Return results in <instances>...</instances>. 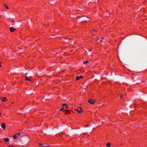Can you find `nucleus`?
<instances>
[{
	"label": "nucleus",
	"instance_id": "1",
	"mask_svg": "<svg viewBox=\"0 0 147 147\" xmlns=\"http://www.w3.org/2000/svg\"><path fill=\"white\" fill-rule=\"evenodd\" d=\"M20 145H26L29 142V140L28 138H24L21 140H19Z\"/></svg>",
	"mask_w": 147,
	"mask_h": 147
},
{
	"label": "nucleus",
	"instance_id": "2",
	"mask_svg": "<svg viewBox=\"0 0 147 147\" xmlns=\"http://www.w3.org/2000/svg\"><path fill=\"white\" fill-rule=\"evenodd\" d=\"M79 109H77V112L78 113H81L82 112H83V111H82V109L81 108V107H79Z\"/></svg>",
	"mask_w": 147,
	"mask_h": 147
},
{
	"label": "nucleus",
	"instance_id": "3",
	"mask_svg": "<svg viewBox=\"0 0 147 147\" xmlns=\"http://www.w3.org/2000/svg\"><path fill=\"white\" fill-rule=\"evenodd\" d=\"M88 102V103L91 104H93L94 103V100L92 99H89Z\"/></svg>",
	"mask_w": 147,
	"mask_h": 147
},
{
	"label": "nucleus",
	"instance_id": "4",
	"mask_svg": "<svg viewBox=\"0 0 147 147\" xmlns=\"http://www.w3.org/2000/svg\"><path fill=\"white\" fill-rule=\"evenodd\" d=\"M16 30V29L12 27H11L9 28V30L12 32H14Z\"/></svg>",
	"mask_w": 147,
	"mask_h": 147
},
{
	"label": "nucleus",
	"instance_id": "5",
	"mask_svg": "<svg viewBox=\"0 0 147 147\" xmlns=\"http://www.w3.org/2000/svg\"><path fill=\"white\" fill-rule=\"evenodd\" d=\"M5 124L4 123H2L1 124V127L3 129H5Z\"/></svg>",
	"mask_w": 147,
	"mask_h": 147
},
{
	"label": "nucleus",
	"instance_id": "6",
	"mask_svg": "<svg viewBox=\"0 0 147 147\" xmlns=\"http://www.w3.org/2000/svg\"><path fill=\"white\" fill-rule=\"evenodd\" d=\"M83 78V76H80L79 77L77 76H76V80H79L80 78Z\"/></svg>",
	"mask_w": 147,
	"mask_h": 147
},
{
	"label": "nucleus",
	"instance_id": "7",
	"mask_svg": "<svg viewBox=\"0 0 147 147\" xmlns=\"http://www.w3.org/2000/svg\"><path fill=\"white\" fill-rule=\"evenodd\" d=\"M63 107H65L66 109H67L68 108V107L67 106V104L66 103H63L62 105Z\"/></svg>",
	"mask_w": 147,
	"mask_h": 147
},
{
	"label": "nucleus",
	"instance_id": "8",
	"mask_svg": "<svg viewBox=\"0 0 147 147\" xmlns=\"http://www.w3.org/2000/svg\"><path fill=\"white\" fill-rule=\"evenodd\" d=\"M7 100L6 98L5 97H4L3 98V99L2 100V101L3 102H4L6 101Z\"/></svg>",
	"mask_w": 147,
	"mask_h": 147
},
{
	"label": "nucleus",
	"instance_id": "9",
	"mask_svg": "<svg viewBox=\"0 0 147 147\" xmlns=\"http://www.w3.org/2000/svg\"><path fill=\"white\" fill-rule=\"evenodd\" d=\"M4 140L6 142H8L9 141V139L8 138H4Z\"/></svg>",
	"mask_w": 147,
	"mask_h": 147
},
{
	"label": "nucleus",
	"instance_id": "10",
	"mask_svg": "<svg viewBox=\"0 0 147 147\" xmlns=\"http://www.w3.org/2000/svg\"><path fill=\"white\" fill-rule=\"evenodd\" d=\"M106 145L107 147H110L111 145L110 143H108Z\"/></svg>",
	"mask_w": 147,
	"mask_h": 147
},
{
	"label": "nucleus",
	"instance_id": "11",
	"mask_svg": "<svg viewBox=\"0 0 147 147\" xmlns=\"http://www.w3.org/2000/svg\"><path fill=\"white\" fill-rule=\"evenodd\" d=\"M89 61H84L83 63L84 64H86L88 63Z\"/></svg>",
	"mask_w": 147,
	"mask_h": 147
},
{
	"label": "nucleus",
	"instance_id": "12",
	"mask_svg": "<svg viewBox=\"0 0 147 147\" xmlns=\"http://www.w3.org/2000/svg\"><path fill=\"white\" fill-rule=\"evenodd\" d=\"M17 137L16 135H14L13 136V138L14 139H16Z\"/></svg>",
	"mask_w": 147,
	"mask_h": 147
},
{
	"label": "nucleus",
	"instance_id": "13",
	"mask_svg": "<svg viewBox=\"0 0 147 147\" xmlns=\"http://www.w3.org/2000/svg\"><path fill=\"white\" fill-rule=\"evenodd\" d=\"M3 5L6 8V9H8V7L5 4H3Z\"/></svg>",
	"mask_w": 147,
	"mask_h": 147
},
{
	"label": "nucleus",
	"instance_id": "14",
	"mask_svg": "<svg viewBox=\"0 0 147 147\" xmlns=\"http://www.w3.org/2000/svg\"><path fill=\"white\" fill-rule=\"evenodd\" d=\"M70 112V111L69 110H66V113L67 114L69 113Z\"/></svg>",
	"mask_w": 147,
	"mask_h": 147
},
{
	"label": "nucleus",
	"instance_id": "15",
	"mask_svg": "<svg viewBox=\"0 0 147 147\" xmlns=\"http://www.w3.org/2000/svg\"><path fill=\"white\" fill-rule=\"evenodd\" d=\"M29 78H28V77L27 76H25V80L26 81V80H28V79Z\"/></svg>",
	"mask_w": 147,
	"mask_h": 147
},
{
	"label": "nucleus",
	"instance_id": "16",
	"mask_svg": "<svg viewBox=\"0 0 147 147\" xmlns=\"http://www.w3.org/2000/svg\"><path fill=\"white\" fill-rule=\"evenodd\" d=\"M120 97L122 99L124 97L123 96V95L122 94H121L120 96Z\"/></svg>",
	"mask_w": 147,
	"mask_h": 147
},
{
	"label": "nucleus",
	"instance_id": "17",
	"mask_svg": "<svg viewBox=\"0 0 147 147\" xmlns=\"http://www.w3.org/2000/svg\"><path fill=\"white\" fill-rule=\"evenodd\" d=\"M16 136H17V137H18V136H20V133H19V134H16Z\"/></svg>",
	"mask_w": 147,
	"mask_h": 147
},
{
	"label": "nucleus",
	"instance_id": "18",
	"mask_svg": "<svg viewBox=\"0 0 147 147\" xmlns=\"http://www.w3.org/2000/svg\"><path fill=\"white\" fill-rule=\"evenodd\" d=\"M63 107L62 108H61L60 110V111H62V110H63Z\"/></svg>",
	"mask_w": 147,
	"mask_h": 147
},
{
	"label": "nucleus",
	"instance_id": "19",
	"mask_svg": "<svg viewBox=\"0 0 147 147\" xmlns=\"http://www.w3.org/2000/svg\"><path fill=\"white\" fill-rule=\"evenodd\" d=\"M88 124H87V125H86L85 127H87L88 126Z\"/></svg>",
	"mask_w": 147,
	"mask_h": 147
},
{
	"label": "nucleus",
	"instance_id": "20",
	"mask_svg": "<svg viewBox=\"0 0 147 147\" xmlns=\"http://www.w3.org/2000/svg\"><path fill=\"white\" fill-rule=\"evenodd\" d=\"M39 146H41V147H42V144H39Z\"/></svg>",
	"mask_w": 147,
	"mask_h": 147
},
{
	"label": "nucleus",
	"instance_id": "21",
	"mask_svg": "<svg viewBox=\"0 0 147 147\" xmlns=\"http://www.w3.org/2000/svg\"><path fill=\"white\" fill-rule=\"evenodd\" d=\"M28 80L29 81H31V80L30 79H28Z\"/></svg>",
	"mask_w": 147,
	"mask_h": 147
},
{
	"label": "nucleus",
	"instance_id": "22",
	"mask_svg": "<svg viewBox=\"0 0 147 147\" xmlns=\"http://www.w3.org/2000/svg\"><path fill=\"white\" fill-rule=\"evenodd\" d=\"M42 147H46V146H42Z\"/></svg>",
	"mask_w": 147,
	"mask_h": 147
},
{
	"label": "nucleus",
	"instance_id": "23",
	"mask_svg": "<svg viewBox=\"0 0 147 147\" xmlns=\"http://www.w3.org/2000/svg\"><path fill=\"white\" fill-rule=\"evenodd\" d=\"M9 146H11V147H13V146H10V145H9Z\"/></svg>",
	"mask_w": 147,
	"mask_h": 147
},
{
	"label": "nucleus",
	"instance_id": "24",
	"mask_svg": "<svg viewBox=\"0 0 147 147\" xmlns=\"http://www.w3.org/2000/svg\"><path fill=\"white\" fill-rule=\"evenodd\" d=\"M100 41L101 42H102V40H100Z\"/></svg>",
	"mask_w": 147,
	"mask_h": 147
},
{
	"label": "nucleus",
	"instance_id": "25",
	"mask_svg": "<svg viewBox=\"0 0 147 147\" xmlns=\"http://www.w3.org/2000/svg\"><path fill=\"white\" fill-rule=\"evenodd\" d=\"M94 30V31H96V30H95V29L94 30Z\"/></svg>",
	"mask_w": 147,
	"mask_h": 147
},
{
	"label": "nucleus",
	"instance_id": "26",
	"mask_svg": "<svg viewBox=\"0 0 147 147\" xmlns=\"http://www.w3.org/2000/svg\"><path fill=\"white\" fill-rule=\"evenodd\" d=\"M12 22H14V21L13 20H12Z\"/></svg>",
	"mask_w": 147,
	"mask_h": 147
},
{
	"label": "nucleus",
	"instance_id": "27",
	"mask_svg": "<svg viewBox=\"0 0 147 147\" xmlns=\"http://www.w3.org/2000/svg\"><path fill=\"white\" fill-rule=\"evenodd\" d=\"M46 147H49V146H46Z\"/></svg>",
	"mask_w": 147,
	"mask_h": 147
},
{
	"label": "nucleus",
	"instance_id": "28",
	"mask_svg": "<svg viewBox=\"0 0 147 147\" xmlns=\"http://www.w3.org/2000/svg\"><path fill=\"white\" fill-rule=\"evenodd\" d=\"M1 65H0V67H1Z\"/></svg>",
	"mask_w": 147,
	"mask_h": 147
},
{
	"label": "nucleus",
	"instance_id": "29",
	"mask_svg": "<svg viewBox=\"0 0 147 147\" xmlns=\"http://www.w3.org/2000/svg\"><path fill=\"white\" fill-rule=\"evenodd\" d=\"M2 98H1L0 99H2Z\"/></svg>",
	"mask_w": 147,
	"mask_h": 147
},
{
	"label": "nucleus",
	"instance_id": "30",
	"mask_svg": "<svg viewBox=\"0 0 147 147\" xmlns=\"http://www.w3.org/2000/svg\"><path fill=\"white\" fill-rule=\"evenodd\" d=\"M1 63V62H0V63Z\"/></svg>",
	"mask_w": 147,
	"mask_h": 147
}]
</instances>
